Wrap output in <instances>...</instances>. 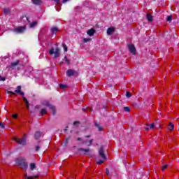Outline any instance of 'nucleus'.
<instances>
[{"label":"nucleus","instance_id":"obj_1","mask_svg":"<svg viewBox=\"0 0 179 179\" xmlns=\"http://www.w3.org/2000/svg\"><path fill=\"white\" fill-rule=\"evenodd\" d=\"M16 163L23 170H27V167H29V165L27 164V162H26V159H25L17 158L16 159Z\"/></svg>","mask_w":179,"mask_h":179},{"label":"nucleus","instance_id":"obj_2","mask_svg":"<svg viewBox=\"0 0 179 179\" xmlns=\"http://www.w3.org/2000/svg\"><path fill=\"white\" fill-rule=\"evenodd\" d=\"M49 54L50 55H54L55 54V58H59L61 57V49L57 47L55 50L54 47H52L49 51Z\"/></svg>","mask_w":179,"mask_h":179},{"label":"nucleus","instance_id":"obj_3","mask_svg":"<svg viewBox=\"0 0 179 179\" xmlns=\"http://www.w3.org/2000/svg\"><path fill=\"white\" fill-rule=\"evenodd\" d=\"M26 30H27V27L24 25L15 28L13 32L15 33V34H23V33H25Z\"/></svg>","mask_w":179,"mask_h":179},{"label":"nucleus","instance_id":"obj_4","mask_svg":"<svg viewBox=\"0 0 179 179\" xmlns=\"http://www.w3.org/2000/svg\"><path fill=\"white\" fill-rule=\"evenodd\" d=\"M14 140L15 141V142L18 143L19 145H22V146H24L27 144L26 141V135H24L22 139L19 138H14Z\"/></svg>","mask_w":179,"mask_h":179},{"label":"nucleus","instance_id":"obj_5","mask_svg":"<svg viewBox=\"0 0 179 179\" xmlns=\"http://www.w3.org/2000/svg\"><path fill=\"white\" fill-rule=\"evenodd\" d=\"M127 48L129 51L132 54V55H136V48H135V45L129 44L127 45Z\"/></svg>","mask_w":179,"mask_h":179},{"label":"nucleus","instance_id":"obj_6","mask_svg":"<svg viewBox=\"0 0 179 179\" xmlns=\"http://www.w3.org/2000/svg\"><path fill=\"white\" fill-rule=\"evenodd\" d=\"M99 156L103 159V160H106L107 157H106V154H104V147L101 146L99 150Z\"/></svg>","mask_w":179,"mask_h":179},{"label":"nucleus","instance_id":"obj_7","mask_svg":"<svg viewBox=\"0 0 179 179\" xmlns=\"http://www.w3.org/2000/svg\"><path fill=\"white\" fill-rule=\"evenodd\" d=\"M66 75H67V76L71 78V76H75L76 75H79V73H78V71H73L72 69H69L66 71Z\"/></svg>","mask_w":179,"mask_h":179},{"label":"nucleus","instance_id":"obj_8","mask_svg":"<svg viewBox=\"0 0 179 179\" xmlns=\"http://www.w3.org/2000/svg\"><path fill=\"white\" fill-rule=\"evenodd\" d=\"M15 93L20 94L21 96H24V92H22V86L20 85L17 87V90H15Z\"/></svg>","mask_w":179,"mask_h":179},{"label":"nucleus","instance_id":"obj_9","mask_svg":"<svg viewBox=\"0 0 179 179\" xmlns=\"http://www.w3.org/2000/svg\"><path fill=\"white\" fill-rule=\"evenodd\" d=\"M42 106H45V107H48L49 108H51L52 107V105L50 103V101L45 100L41 102Z\"/></svg>","mask_w":179,"mask_h":179},{"label":"nucleus","instance_id":"obj_10","mask_svg":"<svg viewBox=\"0 0 179 179\" xmlns=\"http://www.w3.org/2000/svg\"><path fill=\"white\" fill-rule=\"evenodd\" d=\"M17 65H19V60L12 62L10 65L11 69H16V66H17Z\"/></svg>","mask_w":179,"mask_h":179},{"label":"nucleus","instance_id":"obj_11","mask_svg":"<svg viewBox=\"0 0 179 179\" xmlns=\"http://www.w3.org/2000/svg\"><path fill=\"white\" fill-rule=\"evenodd\" d=\"M52 34L55 35L57 34V31H59L57 27H52L50 29Z\"/></svg>","mask_w":179,"mask_h":179},{"label":"nucleus","instance_id":"obj_12","mask_svg":"<svg viewBox=\"0 0 179 179\" xmlns=\"http://www.w3.org/2000/svg\"><path fill=\"white\" fill-rule=\"evenodd\" d=\"M95 32H96V30H94L93 28H92L88 30L87 34H88V36H90V37H92V36H94Z\"/></svg>","mask_w":179,"mask_h":179},{"label":"nucleus","instance_id":"obj_13","mask_svg":"<svg viewBox=\"0 0 179 179\" xmlns=\"http://www.w3.org/2000/svg\"><path fill=\"white\" fill-rule=\"evenodd\" d=\"M34 5L40 6L43 3L41 0H31Z\"/></svg>","mask_w":179,"mask_h":179},{"label":"nucleus","instance_id":"obj_14","mask_svg":"<svg viewBox=\"0 0 179 179\" xmlns=\"http://www.w3.org/2000/svg\"><path fill=\"white\" fill-rule=\"evenodd\" d=\"M40 138H41V131H36L34 134V138L38 140V139H40Z\"/></svg>","mask_w":179,"mask_h":179},{"label":"nucleus","instance_id":"obj_15","mask_svg":"<svg viewBox=\"0 0 179 179\" xmlns=\"http://www.w3.org/2000/svg\"><path fill=\"white\" fill-rule=\"evenodd\" d=\"M113 33H114V28L113 27H110L107 29V34L108 36L113 34Z\"/></svg>","mask_w":179,"mask_h":179},{"label":"nucleus","instance_id":"obj_16","mask_svg":"<svg viewBox=\"0 0 179 179\" xmlns=\"http://www.w3.org/2000/svg\"><path fill=\"white\" fill-rule=\"evenodd\" d=\"M146 17H147V20L148 22H153V16H152V15L150 14H147L146 15Z\"/></svg>","mask_w":179,"mask_h":179},{"label":"nucleus","instance_id":"obj_17","mask_svg":"<svg viewBox=\"0 0 179 179\" xmlns=\"http://www.w3.org/2000/svg\"><path fill=\"white\" fill-rule=\"evenodd\" d=\"M38 22L36 21L32 22L30 24H29V27L30 29H33L34 27H36V26H37Z\"/></svg>","mask_w":179,"mask_h":179},{"label":"nucleus","instance_id":"obj_18","mask_svg":"<svg viewBox=\"0 0 179 179\" xmlns=\"http://www.w3.org/2000/svg\"><path fill=\"white\" fill-rule=\"evenodd\" d=\"M71 139V136H69V137H67L65 140H64V146L66 147L68 146V143H69V140Z\"/></svg>","mask_w":179,"mask_h":179},{"label":"nucleus","instance_id":"obj_19","mask_svg":"<svg viewBox=\"0 0 179 179\" xmlns=\"http://www.w3.org/2000/svg\"><path fill=\"white\" fill-rule=\"evenodd\" d=\"M78 152H86V153H89L90 152V149H83V148H78Z\"/></svg>","mask_w":179,"mask_h":179},{"label":"nucleus","instance_id":"obj_20","mask_svg":"<svg viewBox=\"0 0 179 179\" xmlns=\"http://www.w3.org/2000/svg\"><path fill=\"white\" fill-rule=\"evenodd\" d=\"M41 146V141H38L37 145L36 146V152L40 150V147Z\"/></svg>","mask_w":179,"mask_h":179},{"label":"nucleus","instance_id":"obj_21","mask_svg":"<svg viewBox=\"0 0 179 179\" xmlns=\"http://www.w3.org/2000/svg\"><path fill=\"white\" fill-rule=\"evenodd\" d=\"M3 13H5V15L10 13V9L9 8H4Z\"/></svg>","mask_w":179,"mask_h":179},{"label":"nucleus","instance_id":"obj_22","mask_svg":"<svg viewBox=\"0 0 179 179\" xmlns=\"http://www.w3.org/2000/svg\"><path fill=\"white\" fill-rule=\"evenodd\" d=\"M50 110H52V114H53V115H55V114H56V113H57V111H56V110H55V106H54L53 105L50 107V108H49Z\"/></svg>","mask_w":179,"mask_h":179},{"label":"nucleus","instance_id":"obj_23","mask_svg":"<svg viewBox=\"0 0 179 179\" xmlns=\"http://www.w3.org/2000/svg\"><path fill=\"white\" fill-rule=\"evenodd\" d=\"M40 113L41 114V115H44V114H47V109L42 108L40 111Z\"/></svg>","mask_w":179,"mask_h":179},{"label":"nucleus","instance_id":"obj_24","mask_svg":"<svg viewBox=\"0 0 179 179\" xmlns=\"http://www.w3.org/2000/svg\"><path fill=\"white\" fill-rule=\"evenodd\" d=\"M174 129V125L173 123L171 122H169V131H173Z\"/></svg>","mask_w":179,"mask_h":179},{"label":"nucleus","instance_id":"obj_25","mask_svg":"<svg viewBox=\"0 0 179 179\" xmlns=\"http://www.w3.org/2000/svg\"><path fill=\"white\" fill-rule=\"evenodd\" d=\"M95 127L98 128L99 131H103V127H101L99 124L95 123Z\"/></svg>","mask_w":179,"mask_h":179},{"label":"nucleus","instance_id":"obj_26","mask_svg":"<svg viewBox=\"0 0 179 179\" xmlns=\"http://www.w3.org/2000/svg\"><path fill=\"white\" fill-rule=\"evenodd\" d=\"M36 169V164L34 163H31L30 164V170L33 171Z\"/></svg>","mask_w":179,"mask_h":179},{"label":"nucleus","instance_id":"obj_27","mask_svg":"<svg viewBox=\"0 0 179 179\" xmlns=\"http://www.w3.org/2000/svg\"><path fill=\"white\" fill-rule=\"evenodd\" d=\"M123 110L126 111V113H129V111H131V108L126 106L123 108Z\"/></svg>","mask_w":179,"mask_h":179},{"label":"nucleus","instance_id":"obj_28","mask_svg":"<svg viewBox=\"0 0 179 179\" xmlns=\"http://www.w3.org/2000/svg\"><path fill=\"white\" fill-rule=\"evenodd\" d=\"M62 47H63V48L64 50V52H66L68 51V46H66V44L63 43L62 44Z\"/></svg>","mask_w":179,"mask_h":179},{"label":"nucleus","instance_id":"obj_29","mask_svg":"<svg viewBox=\"0 0 179 179\" xmlns=\"http://www.w3.org/2000/svg\"><path fill=\"white\" fill-rule=\"evenodd\" d=\"M38 176H24L25 179H33V178H37Z\"/></svg>","mask_w":179,"mask_h":179},{"label":"nucleus","instance_id":"obj_30","mask_svg":"<svg viewBox=\"0 0 179 179\" xmlns=\"http://www.w3.org/2000/svg\"><path fill=\"white\" fill-rule=\"evenodd\" d=\"M146 127H149L150 128V129H152L155 128V123H152L150 124H147Z\"/></svg>","mask_w":179,"mask_h":179},{"label":"nucleus","instance_id":"obj_31","mask_svg":"<svg viewBox=\"0 0 179 179\" xmlns=\"http://www.w3.org/2000/svg\"><path fill=\"white\" fill-rule=\"evenodd\" d=\"M59 86L60 89H66V87H68L67 85H64V84H59Z\"/></svg>","mask_w":179,"mask_h":179},{"label":"nucleus","instance_id":"obj_32","mask_svg":"<svg viewBox=\"0 0 179 179\" xmlns=\"http://www.w3.org/2000/svg\"><path fill=\"white\" fill-rule=\"evenodd\" d=\"M6 92L7 93V94H13L14 96H16V93L12 91H6Z\"/></svg>","mask_w":179,"mask_h":179},{"label":"nucleus","instance_id":"obj_33","mask_svg":"<svg viewBox=\"0 0 179 179\" xmlns=\"http://www.w3.org/2000/svg\"><path fill=\"white\" fill-rule=\"evenodd\" d=\"M167 22H171L173 20V17L171 15H169L166 18Z\"/></svg>","mask_w":179,"mask_h":179},{"label":"nucleus","instance_id":"obj_34","mask_svg":"<svg viewBox=\"0 0 179 179\" xmlns=\"http://www.w3.org/2000/svg\"><path fill=\"white\" fill-rule=\"evenodd\" d=\"M131 96L132 94H131V92H126V97H127V99H129V97H131Z\"/></svg>","mask_w":179,"mask_h":179},{"label":"nucleus","instance_id":"obj_35","mask_svg":"<svg viewBox=\"0 0 179 179\" xmlns=\"http://www.w3.org/2000/svg\"><path fill=\"white\" fill-rule=\"evenodd\" d=\"M22 99H23V100H24L25 104H29V101L27 100V99H26V98L24 97V96H22Z\"/></svg>","mask_w":179,"mask_h":179},{"label":"nucleus","instance_id":"obj_36","mask_svg":"<svg viewBox=\"0 0 179 179\" xmlns=\"http://www.w3.org/2000/svg\"><path fill=\"white\" fill-rule=\"evenodd\" d=\"M104 159H103V160H101V159H100L99 161H98L97 162H96V164H103V163H104Z\"/></svg>","mask_w":179,"mask_h":179},{"label":"nucleus","instance_id":"obj_37","mask_svg":"<svg viewBox=\"0 0 179 179\" xmlns=\"http://www.w3.org/2000/svg\"><path fill=\"white\" fill-rule=\"evenodd\" d=\"M92 41V39H90V38H85L84 39H83V43H88V41Z\"/></svg>","mask_w":179,"mask_h":179},{"label":"nucleus","instance_id":"obj_38","mask_svg":"<svg viewBox=\"0 0 179 179\" xmlns=\"http://www.w3.org/2000/svg\"><path fill=\"white\" fill-rule=\"evenodd\" d=\"M0 128H1V129H5V124H3V122H0Z\"/></svg>","mask_w":179,"mask_h":179},{"label":"nucleus","instance_id":"obj_39","mask_svg":"<svg viewBox=\"0 0 179 179\" xmlns=\"http://www.w3.org/2000/svg\"><path fill=\"white\" fill-rule=\"evenodd\" d=\"M64 59H65L66 62L67 64H69H69H71V62L69 61V59H68V57L66 56L64 57Z\"/></svg>","mask_w":179,"mask_h":179},{"label":"nucleus","instance_id":"obj_40","mask_svg":"<svg viewBox=\"0 0 179 179\" xmlns=\"http://www.w3.org/2000/svg\"><path fill=\"white\" fill-rule=\"evenodd\" d=\"M0 80L1 82H5L6 80V78L0 76Z\"/></svg>","mask_w":179,"mask_h":179},{"label":"nucleus","instance_id":"obj_41","mask_svg":"<svg viewBox=\"0 0 179 179\" xmlns=\"http://www.w3.org/2000/svg\"><path fill=\"white\" fill-rule=\"evenodd\" d=\"M167 167H169V166L167 164H165L162 166V171H164V170H166V169H167Z\"/></svg>","mask_w":179,"mask_h":179},{"label":"nucleus","instance_id":"obj_42","mask_svg":"<svg viewBox=\"0 0 179 179\" xmlns=\"http://www.w3.org/2000/svg\"><path fill=\"white\" fill-rule=\"evenodd\" d=\"M106 173L107 174V176H110V170L108 169V168H106Z\"/></svg>","mask_w":179,"mask_h":179},{"label":"nucleus","instance_id":"obj_43","mask_svg":"<svg viewBox=\"0 0 179 179\" xmlns=\"http://www.w3.org/2000/svg\"><path fill=\"white\" fill-rule=\"evenodd\" d=\"M41 108V106H39V105H36V106H35V109H36V110H38V108Z\"/></svg>","mask_w":179,"mask_h":179},{"label":"nucleus","instance_id":"obj_44","mask_svg":"<svg viewBox=\"0 0 179 179\" xmlns=\"http://www.w3.org/2000/svg\"><path fill=\"white\" fill-rule=\"evenodd\" d=\"M56 2V3H57V5H61V3H59V0H53Z\"/></svg>","mask_w":179,"mask_h":179},{"label":"nucleus","instance_id":"obj_45","mask_svg":"<svg viewBox=\"0 0 179 179\" xmlns=\"http://www.w3.org/2000/svg\"><path fill=\"white\" fill-rule=\"evenodd\" d=\"M18 115L17 114H14L13 115V118H17Z\"/></svg>","mask_w":179,"mask_h":179},{"label":"nucleus","instance_id":"obj_46","mask_svg":"<svg viewBox=\"0 0 179 179\" xmlns=\"http://www.w3.org/2000/svg\"><path fill=\"white\" fill-rule=\"evenodd\" d=\"M78 124H79V122L78 121H76L73 122V125H78Z\"/></svg>","mask_w":179,"mask_h":179},{"label":"nucleus","instance_id":"obj_47","mask_svg":"<svg viewBox=\"0 0 179 179\" xmlns=\"http://www.w3.org/2000/svg\"><path fill=\"white\" fill-rule=\"evenodd\" d=\"M68 1H69V0H62V3H65L68 2Z\"/></svg>","mask_w":179,"mask_h":179},{"label":"nucleus","instance_id":"obj_48","mask_svg":"<svg viewBox=\"0 0 179 179\" xmlns=\"http://www.w3.org/2000/svg\"><path fill=\"white\" fill-rule=\"evenodd\" d=\"M64 132H66V131H68V127H66L64 129Z\"/></svg>","mask_w":179,"mask_h":179},{"label":"nucleus","instance_id":"obj_49","mask_svg":"<svg viewBox=\"0 0 179 179\" xmlns=\"http://www.w3.org/2000/svg\"><path fill=\"white\" fill-rule=\"evenodd\" d=\"M89 143H90V144L93 143V140H90Z\"/></svg>","mask_w":179,"mask_h":179},{"label":"nucleus","instance_id":"obj_50","mask_svg":"<svg viewBox=\"0 0 179 179\" xmlns=\"http://www.w3.org/2000/svg\"><path fill=\"white\" fill-rule=\"evenodd\" d=\"M77 141H82V138L78 137V138H77Z\"/></svg>","mask_w":179,"mask_h":179},{"label":"nucleus","instance_id":"obj_51","mask_svg":"<svg viewBox=\"0 0 179 179\" xmlns=\"http://www.w3.org/2000/svg\"><path fill=\"white\" fill-rule=\"evenodd\" d=\"M87 143V141L83 142V145H86Z\"/></svg>","mask_w":179,"mask_h":179},{"label":"nucleus","instance_id":"obj_52","mask_svg":"<svg viewBox=\"0 0 179 179\" xmlns=\"http://www.w3.org/2000/svg\"><path fill=\"white\" fill-rule=\"evenodd\" d=\"M26 106H27V110H29V103H28V104H26Z\"/></svg>","mask_w":179,"mask_h":179},{"label":"nucleus","instance_id":"obj_53","mask_svg":"<svg viewBox=\"0 0 179 179\" xmlns=\"http://www.w3.org/2000/svg\"><path fill=\"white\" fill-rule=\"evenodd\" d=\"M145 131H149V127H145Z\"/></svg>","mask_w":179,"mask_h":179},{"label":"nucleus","instance_id":"obj_54","mask_svg":"<svg viewBox=\"0 0 179 179\" xmlns=\"http://www.w3.org/2000/svg\"><path fill=\"white\" fill-rule=\"evenodd\" d=\"M85 138H90V135L85 136Z\"/></svg>","mask_w":179,"mask_h":179},{"label":"nucleus","instance_id":"obj_55","mask_svg":"<svg viewBox=\"0 0 179 179\" xmlns=\"http://www.w3.org/2000/svg\"><path fill=\"white\" fill-rule=\"evenodd\" d=\"M83 111H86V108H83Z\"/></svg>","mask_w":179,"mask_h":179},{"label":"nucleus","instance_id":"obj_56","mask_svg":"<svg viewBox=\"0 0 179 179\" xmlns=\"http://www.w3.org/2000/svg\"><path fill=\"white\" fill-rule=\"evenodd\" d=\"M59 64L62 65V64H64V62H60Z\"/></svg>","mask_w":179,"mask_h":179}]
</instances>
